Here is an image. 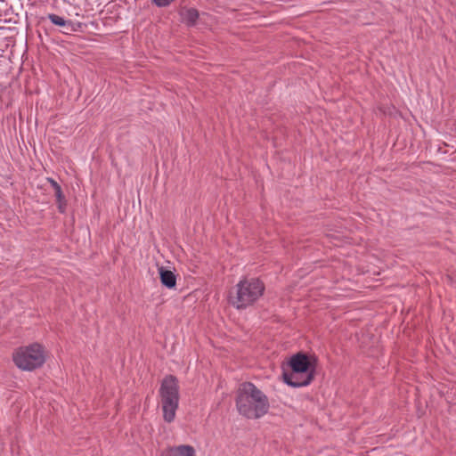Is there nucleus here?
<instances>
[{
    "instance_id": "f257e3e1",
    "label": "nucleus",
    "mask_w": 456,
    "mask_h": 456,
    "mask_svg": "<svg viewBox=\"0 0 456 456\" xmlns=\"http://www.w3.org/2000/svg\"><path fill=\"white\" fill-rule=\"evenodd\" d=\"M268 397L253 383L240 385L236 395V407L240 414L248 419H259L269 410Z\"/></svg>"
},
{
    "instance_id": "f03ea898",
    "label": "nucleus",
    "mask_w": 456,
    "mask_h": 456,
    "mask_svg": "<svg viewBox=\"0 0 456 456\" xmlns=\"http://www.w3.org/2000/svg\"><path fill=\"white\" fill-rule=\"evenodd\" d=\"M265 289V283L259 278H244L230 291V303L237 309H244L257 301Z\"/></svg>"
},
{
    "instance_id": "7ed1b4c3",
    "label": "nucleus",
    "mask_w": 456,
    "mask_h": 456,
    "mask_svg": "<svg viewBox=\"0 0 456 456\" xmlns=\"http://www.w3.org/2000/svg\"><path fill=\"white\" fill-rule=\"evenodd\" d=\"M289 366L291 372L283 371V381L292 387H299L308 386L314 377V367L312 364L310 358L303 353L294 354L289 362Z\"/></svg>"
},
{
    "instance_id": "20e7f679",
    "label": "nucleus",
    "mask_w": 456,
    "mask_h": 456,
    "mask_svg": "<svg viewBox=\"0 0 456 456\" xmlns=\"http://www.w3.org/2000/svg\"><path fill=\"white\" fill-rule=\"evenodd\" d=\"M163 418L170 423L175 419L179 403V386L177 379L173 375L167 376L159 388Z\"/></svg>"
},
{
    "instance_id": "39448f33",
    "label": "nucleus",
    "mask_w": 456,
    "mask_h": 456,
    "mask_svg": "<svg viewBox=\"0 0 456 456\" xmlns=\"http://www.w3.org/2000/svg\"><path fill=\"white\" fill-rule=\"evenodd\" d=\"M12 358L19 369L28 371L41 367L45 362L43 346L38 343L19 347Z\"/></svg>"
},
{
    "instance_id": "423d86ee",
    "label": "nucleus",
    "mask_w": 456,
    "mask_h": 456,
    "mask_svg": "<svg viewBox=\"0 0 456 456\" xmlns=\"http://www.w3.org/2000/svg\"><path fill=\"white\" fill-rule=\"evenodd\" d=\"M47 18L53 25L61 28V32L67 35L78 31V28H80V23H75L69 20H65L64 18L54 13H49Z\"/></svg>"
},
{
    "instance_id": "0eeeda50",
    "label": "nucleus",
    "mask_w": 456,
    "mask_h": 456,
    "mask_svg": "<svg viewBox=\"0 0 456 456\" xmlns=\"http://www.w3.org/2000/svg\"><path fill=\"white\" fill-rule=\"evenodd\" d=\"M47 182L52 185L54 189V196L56 198V201L58 204V210L61 213H64L67 207V201L65 200V196L62 192L61 187L60 184L53 178L48 177Z\"/></svg>"
},
{
    "instance_id": "6e6552de",
    "label": "nucleus",
    "mask_w": 456,
    "mask_h": 456,
    "mask_svg": "<svg viewBox=\"0 0 456 456\" xmlns=\"http://www.w3.org/2000/svg\"><path fill=\"white\" fill-rule=\"evenodd\" d=\"M159 279L161 281V284L167 289H174L176 285V277L175 273L164 268L163 266L159 268Z\"/></svg>"
},
{
    "instance_id": "1a4fd4ad",
    "label": "nucleus",
    "mask_w": 456,
    "mask_h": 456,
    "mask_svg": "<svg viewBox=\"0 0 456 456\" xmlns=\"http://www.w3.org/2000/svg\"><path fill=\"white\" fill-rule=\"evenodd\" d=\"M167 452L168 456H196L194 448L187 444L169 447Z\"/></svg>"
},
{
    "instance_id": "9d476101",
    "label": "nucleus",
    "mask_w": 456,
    "mask_h": 456,
    "mask_svg": "<svg viewBox=\"0 0 456 456\" xmlns=\"http://www.w3.org/2000/svg\"><path fill=\"white\" fill-rule=\"evenodd\" d=\"M181 16L186 25L192 27L199 19V12L195 8H186L182 10Z\"/></svg>"
},
{
    "instance_id": "9b49d317",
    "label": "nucleus",
    "mask_w": 456,
    "mask_h": 456,
    "mask_svg": "<svg viewBox=\"0 0 456 456\" xmlns=\"http://www.w3.org/2000/svg\"><path fill=\"white\" fill-rule=\"evenodd\" d=\"M175 0H151L152 4L158 7H167Z\"/></svg>"
}]
</instances>
